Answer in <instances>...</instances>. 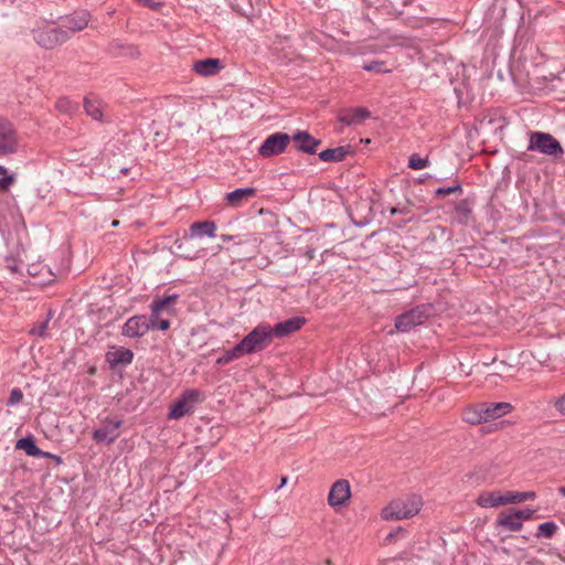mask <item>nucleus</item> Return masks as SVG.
<instances>
[{
    "mask_svg": "<svg viewBox=\"0 0 565 565\" xmlns=\"http://www.w3.org/2000/svg\"><path fill=\"white\" fill-rule=\"evenodd\" d=\"M244 356L238 345L236 344L233 349L225 351L221 356L216 359V364L224 365L230 362Z\"/></svg>",
    "mask_w": 565,
    "mask_h": 565,
    "instance_id": "obj_33",
    "label": "nucleus"
},
{
    "mask_svg": "<svg viewBox=\"0 0 565 565\" xmlns=\"http://www.w3.org/2000/svg\"><path fill=\"white\" fill-rule=\"evenodd\" d=\"M23 398V394L20 388H13L10 393L8 405H17Z\"/></svg>",
    "mask_w": 565,
    "mask_h": 565,
    "instance_id": "obj_39",
    "label": "nucleus"
},
{
    "mask_svg": "<svg viewBox=\"0 0 565 565\" xmlns=\"http://www.w3.org/2000/svg\"><path fill=\"white\" fill-rule=\"evenodd\" d=\"M183 250V253L181 254V256L184 258V259H196L199 257V252H190V250H186L184 247L181 249Z\"/></svg>",
    "mask_w": 565,
    "mask_h": 565,
    "instance_id": "obj_44",
    "label": "nucleus"
},
{
    "mask_svg": "<svg viewBox=\"0 0 565 565\" xmlns=\"http://www.w3.org/2000/svg\"><path fill=\"white\" fill-rule=\"evenodd\" d=\"M89 13L85 10L74 12L61 20V26L70 32V36L72 33L79 32L84 30L89 22Z\"/></svg>",
    "mask_w": 565,
    "mask_h": 565,
    "instance_id": "obj_14",
    "label": "nucleus"
},
{
    "mask_svg": "<svg viewBox=\"0 0 565 565\" xmlns=\"http://www.w3.org/2000/svg\"><path fill=\"white\" fill-rule=\"evenodd\" d=\"M222 238H223V241H227V239H230V237H228V236H226V235H222Z\"/></svg>",
    "mask_w": 565,
    "mask_h": 565,
    "instance_id": "obj_48",
    "label": "nucleus"
},
{
    "mask_svg": "<svg viewBox=\"0 0 565 565\" xmlns=\"http://www.w3.org/2000/svg\"><path fill=\"white\" fill-rule=\"evenodd\" d=\"M305 322H306V320L300 317H295V318H290L285 321H281V322L275 324L274 328H271L273 338L274 337H276V338L287 337V335L291 334L292 332L301 329L302 326L305 324Z\"/></svg>",
    "mask_w": 565,
    "mask_h": 565,
    "instance_id": "obj_17",
    "label": "nucleus"
},
{
    "mask_svg": "<svg viewBox=\"0 0 565 565\" xmlns=\"http://www.w3.org/2000/svg\"><path fill=\"white\" fill-rule=\"evenodd\" d=\"M105 356L110 369H116L129 365L134 360V352L124 347H111Z\"/></svg>",
    "mask_w": 565,
    "mask_h": 565,
    "instance_id": "obj_13",
    "label": "nucleus"
},
{
    "mask_svg": "<svg viewBox=\"0 0 565 565\" xmlns=\"http://www.w3.org/2000/svg\"><path fill=\"white\" fill-rule=\"evenodd\" d=\"M527 150L540 151L547 156L563 153L561 143L552 135L541 131L531 134Z\"/></svg>",
    "mask_w": 565,
    "mask_h": 565,
    "instance_id": "obj_6",
    "label": "nucleus"
},
{
    "mask_svg": "<svg viewBox=\"0 0 565 565\" xmlns=\"http://www.w3.org/2000/svg\"><path fill=\"white\" fill-rule=\"evenodd\" d=\"M149 330H161L166 331L170 327L169 319L162 318L159 312L151 311L150 317L148 318Z\"/></svg>",
    "mask_w": 565,
    "mask_h": 565,
    "instance_id": "obj_29",
    "label": "nucleus"
},
{
    "mask_svg": "<svg viewBox=\"0 0 565 565\" xmlns=\"http://www.w3.org/2000/svg\"><path fill=\"white\" fill-rule=\"evenodd\" d=\"M351 498V487L348 480H337L328 494V503L330 507L337 509L348 503Z\"/></svg>",
    "mask_w": 565,
    "mask_h": 565,
    "instance_id": "obj_11",
    "label": "nucleus"
},
{
    "mask_svg": "<svg viewBox=\"0 0 565 565\" xmlns=\"http://www.w3.org/2000/svg\"><path fill=\"white\" fill-rule=\"evenodd\" d=\"M348 153L349 150L345 147H337L321 151L319 158L324 162H339L342 161Z\"/></svg>",
    "mask_w": 565,
    "mask_h": 565,
    "instance_id": "obj_27",
    "label": "nucleus"
},
{
    "mask_svg": "<svg viewBox=\"0 0 565 565\" xmlns=\"http://www.w3.org/2000/svg\"><path fill=\"white\" fill-rule=\"evenodd\" d=\"M256 189L254 188H239L226 194V202L228 205L237 207L242 205L244 201L254 198Z\"/></svg>",
    "mask_w": 565,
    "mask_h": 565,
    "instance_id": "obj_21",
    "label": "nucleus"
},
{
    "mask_svg": "<svg viewBox=\"0 0 565 565\" xmlns=\"http://www.w3.org/2000/svg\"><path fill=\"white\" fill-rule=\"evenodd\" d=\"M407 535V531L406 529L402 527V526H398L396 527L394 531L390 532L386 537H385V543L386 544H393L395 543L398 539H402V537H405Z\"/></svg>",
    "mask_w": 565,
    "mask_h": 565,
    "instance_id": "obj_37",
    "label": "nucleus"
},
{
    "mask_svg": "<svg viewBox=\"0 0 565 565\" xmlns=\"http://www.w3.org/2000/svg\"><path fill=\"white\" fill-rule=\"evenodd\" d=\"M291 137L285 132H275L268 136L258 149L259 156L269 158L282 153L289 145Z\"/></svg>",
    "mask_w": 565,
    "mask_h": 565,
    "instance_id": "obj_8",
    "label": "nucleus"
},
{
    "mask_svg": "<svg viewBox=\"0 0 565 565\" xmlns=\"http://www.w3.org/2000/svg\"><path fill=\"white\" fill-rule=\"evenodd\" d=\"M18 146V136L12 124L0 117V157L17 152Z\"/></svg>",
    "mask_w": 565,
    "mask_h": 565,
    "instance_id": "obj_9",
    "label": "nucleus"
},
{
    "mask_svg": "<svg viewBox=\"0 0 565 565\" xmlns=\"http://www.w3.org/2000/svg\"><path fill=\"white\" fill-rule=\"evenodd\" d=\"M363 70L367 72L375 73H388L390 70L385 67V62L383 61H372L363 65Z\"/></svg>",
    "mask_w": 565,
    "mask_h": 565,
    "instance_id": "obj_36",
    "label": "nucleus"
},
{
    "mask_svg": "<svg viewBox=\"0 0 565 565\" xmlns=\"http://www.w3.org/2000/svg\"><path fill=\"white\" fill-rule=\"evenodd\" d=\"M477 504L481 508H498L505 505L504 493L500 492H484L481 493L477 499Z\"/></svg>",
    "mask_w": 565,
    "mask_h": 565,
    "instance_id": "obj_23",
    "label": "nucleus"
},
{
    "mask_svg": "<svg viewBox=\"0 0 565 565\" xmlns=\"http://www.w3.org/2000/svg\"><path fill=\"white\" fill-rule=\"evenodd\" d=\"M457 192H461V185H460V183L458 181H456L455 184H452L450 186L438 188L435 191V195L440 198V196H445V195L457 193Z\"/></svg>",
    "mask_w": 565,
    "mask_h": 565,
    "instance_id": "obj_38",
    "label": "nucleus"
},
{
    "mask_svg": "<svg viewBox=\"0 0 565 565\" xmlns=\"http://www.w3.org/2000/svg\"><path fill=\"white\" fill-rule=\"evenodd\" d=\"M203 393L199 390H186L171 406L169 418L181 419L185 415L192 414L196 404L201 402Z\"/></svg>",
    "mask_w": 565,
    "mask_h": 565,
    "instance_id": "obj_5",
    "label": "nucleus"
},
{
    "mask_svg": "<svg viewBox=\"0 0 565 565\" xmlns=\"http://www.w3.org/2000/svg\"><path fill=\"white\" fill-rule=\"evenodd\" d=\"M55 108L62 114L72 115L77 110L78 106L67 97H61L56 100Z\"/></svg>",
    "mask_w": 565,
    "mask_h": 565,
    "instance_id": "obj_32",
    "label": "nucleus"
},
{
    "mask_svg": "<svg viewBox=\"0 0 565 565\" xmlns=\"http://www.w3.org/2000/svg\"><path fill=\"white\" fill-rule=\"evenodd\" d=\"M33 36L40 46L50 50L70 40V32L63 29L61 24L46 25L34 30Z\"/></svg>",
    "mask_w": 565,
    "mask_h": 565,
    "instance_id": "obj_3",
    "label": "nucleus"
},
{
    "mask_svg": "<svg viewBox=\"0 0 565 565\" xmlns=\"http://www.w3.org/2000/svg\"><path fill=\"white\" fill-rule=\"evenodd\" d=\"M14 175H2L0 178V190L7 191L14 182Z\"/></svg>",
    "mask_w": 565,
    "mask_h": 565,
    "instance_id": "obj_40",
    "label": "nucleus"
},
{
    "mask_svg": "<svg viewBox=\"0 0 565 565\" xmlns=\"http://www.w3.org/2000/svg\"><path fill=\"white\" fill-rule=\"evenodd\" d=\"M292 140L299 151L309 154L316 153L318 146L321 143V140L313 138L307 131H297L292 136Z\"/></svg>",
    "mask_w": 565,
    "mask_h": 565,
    "instance_id": "obj_18",
    "label": "nucleus"
},
{
    "mask_svg": "<svg viewBox=\"0 0 565 565\" xmlns=\"http://www.w3.org/2000/svg\"><path fill=\"white\" fill-rule=\"evenodd\" d=\"M122 419L118 417H106L102 420L99 428L93 433V439L97 443L113 444L120 435Z\"/></svg>",
    "mask_w": 565,
    "mask_h": 565,
    "instance_id": "obj_7",
    "label": "nucleus"
},
{
    "mask_svg": "<svg viewBox=\"0 0 565 565\" xmlns=\"http://www.w3.org/2000/svg\"><path fill=\"white\" fill-rule=\"evenodd\" d=\"M86 114L94 120H103L106 105L97 97H86L84 100Z\"/></svg>",
    "mask_w": 565,
    "mask_h": 565,
    "instance_id": "obj_22",
    "label": "nucleus"
},
{
    "mask_svg": "<svg viewBox=\"0 0 565 565\" xmlns=\"http://www.w3.org/2000/svg\"><path fill=\"white\" fill-rule=\"evenodd\" d=\"M535 497H536L535 492H532V491H529V492L508 491L504 493L505 504L523 502L526 500H533V499H535Z\"/></svg>",
    "mask_w": 565,
    "mask_h": 565,
    "instance_id": "obj_30",
    "label": "nucleus"
},
{
    "mask_svg": "<svg viewBox=\"0 0 565 565\" xmlns=\"http://www.w3.org/2000/svg\"><path fill=\"white\" fill-rule=\"evenodd\" d=\"M471 212L472 209L469 200H461L455 206V217L460 224L468 223Z\"/></svg>",
    "mask_w": 565,
    "mask_h": 565,
    "instance_id": "obj_28",
    "label": "nucleus"
},
{
    "mask_svg": "<svg viewBox=\"0 0 565 565\" xmlns=\"http://www.w3.org/2000/svg\"><path fill=\"white\" fill-rule=\"evenodd\" d=\"M556 531L557 525L554 522H544L539 525L536 536L551 539L556 533Z\"/></svg>",
    "mask_w": 565,
    "mask_h": 565,
    "instance_id": "obj_34",
    "label": "nucleus"
},
{
    "mask_svg": "<svg viewBox=\"0 0 565 565\" xmlns=\"http://www.w3.org/2000/svg\"><path fill=\"white\" fill-rule=\"evenodd\" d=\"M287 483V477H282L280 481V488L284 487Z\"/></svg>",
    "mask_w": 565,
    "mask_h": 565,
    "instance_id": "obj_47",
    "label": "nucleus"
},
{
    "mask_svg": "<svg viewBox=\"0 0 565 565\" xmlns=\"http://www.w3.org/2000/svg\"><path fill=\"white\" fill-rule=\"evenodd\" d=\"M480 404L475 405L473 407L467 408L463 413L465 422L477 425L484 422V416L480 412Z\"/></svg>",
    "mask_w": 565,
    "mask_h": 565,
    "instance_id": "obj_31",
    "label": "nucleus"
},
{
    "mask_svg": "<svg viewBox=\"0 0 565 565\" xmlns=\"http://www.w3.org/2000/svg\"><path fill=\"white\" fill-rule=\"evenodd\" d=\"M371 113L364 107L348 109L340 114L339 120L347 125H358L370 118Z\"/></svg>",
    "mask_w": 565,
    "mask_h": 565,
    "instance_id": "obj_19",
    "label": "nucleus"
},
{
    "mask_svg": "<svg viewBox=\"0 0 565 565\" xmlns=\"http://www.w3.org/2000/svg\"><path fill=\"white\" fill-rule=\"evenodd\" d=\"M216 232V224L212 221L194 222L191 224L189 232L182 239H177L174 246L177 249H182L188 241L201 238L203 236L214 237Z\"/></svg>",
    "mask_w": 565,
    "mask_h": 565,
    "instance_id": "obj_10",
    "label": "nucleus"
},
{
    "mask_svg": "<svg viewBox=\"0 0 565 565\" xmlns=\"http://www.w3.org/2000/svg\"><path fill=\"white\" fill-rule=\"evenodd\" d=\"M423 507V499L418 494H404L392 500L381 512L386 521L409 519L418 514Z\"/></svg>",
    "mask_w": 565,
    "mask_h": 565,
    "instance_id": "obj_1",
    "label": "nucleus"
},
{
    "mask_svg": "<svg viewBox=\"0 0 565 565\" xmlns=\"http://www.w3.org/2000/svg\"><path fill=\"white\" fill-rule=\"evenodd\" d=\"M0 174L1 175H9L7 169L3 166H0Z\"/></svg>",
    "mask_w": 565,
    "mask_h": 565,
    "instance_id": "obj_45",
    "label": "nucleus"
},
{
    "mask_svg": "<svg viewBox=\"0 0 565 565\" xmlns=\"http://www.w3.org/2000/svg\"><path fill=\"white\" fill-rule=\"evenodd\" d=\"M430 308L422 305L403 312L395 319V328L398 332L406 333L413 328L422 326L429 317Z\"/></svg>",
    "mask_w": 565,
    "mask_h": 565,
    "instance_id": "obj_4",
    "label": "nucleus"
},
{
    "mask_svg": "<svg viewBox=\"0 0 565 565\" xmlns=\"http://www.w3.org/2000/svg\"><path fill=\"white\" fill-rule=\"evenodd\" d=\"M17 449L24 450L28 456L31 457H50L49 452L41 450L34 443L32 437L21 438L15 444Z\"/></svg>",
    "mask_w": 565,
    "mask_h": 565,
    "instance_id": "obj_26",
    "label": "nucleus"
},
{
    "mask_svg": "<svg viewBox=\"0 0 565 565\" xmlns=\"http://www.w3.org/2000/svg\"><path fill=\"white\" fill-rule=\"evenodd\" d=\"M554 407L561 415L565 416V393L555 399Z\"/></svg>",
    "mask_w": 565,
    "mask_h": 565,
    "instance_id": "obj_41",
    "label": "nucleus"
},
{
    "mask_svg": "<svg viewBox=\"0 0 565 565\" xmlns=\"http://www.w3.org/2000/svg\"><path fill=\"white\" fill-rule=\"evenodd\" d=\"M193 70L202 76H212L217 74L222 70V63L218 58H205L196 61L193 65Z\"/></svg>",
    "mask_w": 565,
    "mask_h": 565,
    "instance_id": "obj_20",
    "label": "nucleus"
},
{
    "mask_svg": "<svg viewBox=\"0 0 565 565\" xmlns=\"http://www.w3.org/2000/svg\"><path fill=\"white\" fill-rule=\"evenodd\" d=\"M149 331L148 317L134 316L129 318L121 330L122 335L129 338H140Z\"/></svg>",
    "mask_w": 565,
    "mask_h": 565,
    "instance_id": "obj_12",
    "label": "nucleus"
},
{
    "mask_svg": "<svg viewBox=\"0 0 565 565\" xmlns=\"http://www.w3.org/2000/svg\"><path fill=\"white\" fill-rule=\"evenodd\" d=\"M495 526L504 527L512 532H518L522 529L523 523L520 522L519 516L514 512H501L495 521Z\"/></svg>",
    "mask_w": 565,
    "mask_h": 565,
    "instance_id": "obj_25",
    "label": "nucleus"
},
{
    "mask_svg": "<svg viewBox=\"0 0 565 565\" xmlns=\"http://www.w3.org/2000/svg\"><path fill=\"white\" fill-rule=\"evenodd\" d=\"M49 321L42 322L39 327L32 329V334H38L40 337L46 335V329H47Z\"/></svg>",
    "mask_w": 565,
    "mask_h": 565,
    "instance_id": "obj_43",
    "label": "nucleus"
},
{
    "mask_svg": "<svg viewBox=\"0 0 565 565\" xmlns=\"http://www.w3.org/2000/svg\"><path fill=\"white\" fill-rule=\"evenodd\" d=\"M118 224H119V222H118V221H114V222H113V226H117Z\"/></svg>",
    "mask_w": 565,
    "mask_h": 565,
    "instance_id": "obj_49",
    "label": "nucleus"
},
{
    "mask_svg": "<svg viewBox=\"0 0 565 565\" xmlns=\"http://www.w3.org/2000/svg\"><path fill=\"white\" fill-rule=\"evenodd\" d=\"M514 513L519 516V520L522 523L524 520H530L533 516L534 510H532V509L518 510V511H514Z\"/></svg>",
    "mask_w": 565,
    "mask_h": 565,
    "instance_id": "obj_42",
    "label": "nucleus"
},
{
    "mask_svg": "<svg viewBox=\"0 0 565 565\" xmlns=\"http://www.w3.org/2000/svg\"><path fill=\"white\" fill-rule=\"evenodd\" d=\"M558 492H559V494H561L562 497H564V498H565V487H559V488H558Z\"/></svg>",
    "mask_w": 565,
    "mask_h": 565,
    "instance_id": "obj_46",
    "label": "nucleus"
},
{
    "mask_svg": "<svg viewBox=\"0 0 565 565\" xmlns=\"http://www.w3.org/2000/svg\"><path fill=\"white\" fill-rule=\"evenodd\" d=\"M480 409L484 416V422H490L511 413L513 406L507 402L480 403Z\"/></svg>",
    "mask_w": 565,
    "mask_h": 565,
    "instance_id": "obj_15",
    "label": "nucleus"
},
{
    "mask_svg": "<svg viewBox=\"0 0 565 565\" xmlns=\"http://www.w3.org/2000/svg\"><path fill=\"white\" fill-rule=\"evenodd\" d=\"M177 299L178 295L175 294L157 299L151 305V311L159 312V315H172L174 312Z\"/></svg>",
    "mask_w": 565,
    "mask_h": 565,
    "instance_id": "obj_24",
    "label": "nucleus"
},
{
    "mask_svg": "<svg viewBox=\"0 0 565 565\" xmlns=\"http://www.w3.org/2000/svg\"><path fill=\"white\" fill-rule=\"evenodd\" d=\"M107 52L113 57L137 58L140 55L136 45L124 43L120 40L110 41L107 46Z\"/></svg>",
    "mask_w": 565,
    "mask_h": 565,
    "instance_id": "obj_16",
    "label": "nucleus"
},
{
    "mask_svg": "<svg viewBox=\"0 0 565 565\" xmlns=\"http://www.w3.org/2000/svg\"><path fill=\"white\" fill-rule=\"evenodd\" d=\"M429 166L428 157L422 158L414 153L408 159V167L414 170H420Z\"/></svg>",
    "mask_w": 565,
    "mask_h": 565,
    "instance_id": "obj_35",
    "label": "nucleus"
},
{
    "mask_svg": "<svg viewBox=\"0 0 565 565\" xmlns=\"http://www.w3.org/2000/svg\"><path fill=\"white\" fill-rule=\"evenodd\" d=\"M271 340V327L266 323H260L245 335L237 345L243 355H247L263 351L270 344Z\"/></svg>",
    "mask_w": 565,
    "mask_h": 565,
    "instance_id": "obj_2",
    "label": "nucleus"
}]
</instances>
